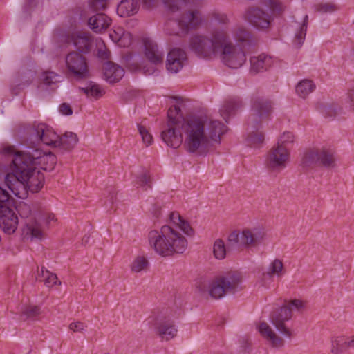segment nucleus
Listing matches in <instances>:
<instances>
[{"label":"nucleus","instance_id":"f257e3e1","mask_svg":"<svg viewBox=\"0 0 354 354\" xmlns=\"http://www.w3.org/2000/svg\"><path fill=\"white\" fill-rule=\"evenodd\" d=\"M231 33L243 48H250L257 43L251 33L243 27H236L232 30L227 27H217L206 34L192 36L189 48L201 58L212 59L219 55L227 67L239 68L246 62V54L242 47L232 42Z\"/></svg>","mask_w":354,"mask_h":354},{"label":"nucleus","instance_id":"f03ea898","mask_svg":"<svg viewBox=\"0 0 354 354\" xmlns=\"http://www.w3.org/2000/svg\"><path fill=\"white\" fill-rule=\"evenodd\" d=\"M57 160L51 152L45 153L35 147H28L15 154L12 160V171L6 176L5 183L15 196L26 198L28 191L35 193L43 187L44 176L39 169L53 170Z\"/></svg>","mask_w":354,"mask_h":354},{"label":"nucleus","instance_id":"7ed1b4c3","mask_svg":"<svg viewBox=\"0 0 354 354\" xmlns=\"http://www.w3.org/2000/svg\"><path fill=\"white\" fill-rule=\"evenodd\" d=\"M227 131V128L223 123L205 115L183 118V146L189 153L203 151L212 141L219 142L221 136Z\"/></svg>","mask_w":354,"mask_h":354},{"label":"nucleus","instance_id":"20e7f679","mask_svg":"<svg viewBox=\"0 0 354 354\" xmlns=\"http://www.w3.org/2000/svg\"><path fill=\"white\" fill-rule=\"evenodd\" d=\"M148 241L151 248L162 257L183 254L188 245L186 238L171 225L149 231Z\"/></svg>","mask_w":354,"mask_h":354},{"label":"nucleus","instance_id":"39448f33","mask_svg":"<svg viewBox=\"0 0 354 354\" xmlns=\"http://www.w3.org/2000/svg\"><path fill=\"white\" fill-rule=\"evenodd\" d=\"M241 282L240 274L228 272L211 281H202L198 284V288L202 294H207L213 299H218L226 294L234 293Z\"/></svg>","mask_w":354,"mask_h":354},{"label":"nucleus","instance_id":"423d86ee","mask_svg":"<svg viewBox=\"0 0 354 354\" xmlns=\"http://www.w3.org/2000/svg\"><path fill=\"white\" fill-rule=\"evenodd\" d=\"M183 121V115L180 108L176 105L171 106L167 112V124L161 132V138L168 147L177 149L182 145Z\"/></svg>","mask_w":354,"mask_h":354},{"label":"nucleus","instance_id":"0eeeda50","mask_svg":"<svg viewBox=\"0 0 354 354\" xmlns=\"http://www.w3.org/2000/svg\"><path fill=\"white\" fill-rule=\"evenodd\" d=\"M304 308V302L303 301L299 299L291 300L271 315V322L279 332L286 337H290L292 333L286 327V322L292 318L294 311L301 312Z\"/></svg>","mask_w":354,"mask_h":354},{"label":"nucleus","instance_id":"6e6552de","mask_svg":"<svg viewBox=\"0 0 354 354\" xmlns=\"http://www.w3.org/2000/svg\"><path fill=\"white\" fill-rule=\"evenodd\" d=\"M272 112V102L263 97L254 96L251 102V114L247 124L252 130L258 129L264 120L269 118Z\"/></svg>","mask_w":354,"mask_h":354},{"label":"nucleus","instance_id":"1a4fd4ad","mask_svg":"<svg viewBox=\"0 0 354 354\" xmlns=\"http://www.w3.org/2000/svg\"><path fill=\"white\" fill-rule=\"evenodd\" d=\"M265 238V231L262 228L255 227L234 231L230 234L227 241L230 247L248 248L261 243Z\"/></svg>","mask_w":354,"mask_h":354},{"label":"nucleus","instance_id":"9d476101","mask_svg":"<svg viewBox=\"0 0 354 354\" xmlns=\"http://www.w3.org/2000/svg\"><path fill=\"white\" fill-rule=\"evenodd\" d=\"M335 165V158L333 153L325 149H308L304 152L301 160V165L305 169L320 166L334 167Z\"/></svg>","mask_w":354,"mask_h":354},{"label":"nucleus","instance_id":"9b49d317","mask_svg":"<svg viewBox=\"0 0 354 354\" xmlns=\"http://www.w3.org/2000/svg\"><path fill=\"white\" fill-rule=\"evenodd\" d=\"M201 21V16L198 11H188L183 13L178 19H169L166 24L165 30L169 35H177L180 30L187 32L191 29L196 28Z\"/></svg>","mask_w":354,"mask_h":354},{"label":"nucleus","instance_id":"f8f14e48","mask_svg":"<svg viewBox=\"0 0 354 354\" xmlns=\"http://www.w3.org/2000/svg\"><path fill=\"white\" fill-rule=\"evenodd\" d=\"M17 210L21 218H27L23 228L24 236L31 239H42L44 236V230L35 217L32 216L30 206L26 203H21Z\"/></svg>","mask_w":354,"mask_h":354},{"label":"nucleus","instance_id":"ddd939ff","mask_svg":"<svg viewBox=\"0 0 354 354\" xmlns=\"http://www.w3.org/2000/svg\"><path fill=\"white\" fill-rule=\"evenodd\" d=\"M153 326L155 333L162 339L169 341L174 338L178 330L172 320L167 317L162 312L153 311Z\"/></svg>","mask_w":354,"mask_h":354},{"label":"nucleus","instance_id":"4468645a","mask_svg":"<svg viewBox=\"0 0 354 354\" xmlns=\"http://www.w3.org/2000/svg\"><path fill=\"white\" fill-rule=\"evenodd\" d=\"M290 157V152L286 146L275 145L268 153L267 167L272 171H281L286 167Z\"/></svg>","mask_w":354,"mask_h":354},{"label":"nucleus","instance_id":"2eb2a0df","mask_svg":"<svg viewBox=\"0 0 354 354\" xmlns=\"http://www.w3.org/2000/svg\"><path fill=\"white\" fill-rule=\"evenodd\" d=\"M66 66L68 74L77 80L88 77V67L86 58L80 53H68L66 57Z\"/></svg>","mask_w":354,"mask_h":354},{"label":"nucleus","instance_id":"dca6fc26","mask_svg":"<svg viewBox=\"0 0 354 354\" xmlns=\"http://www.w3.org/2000/svg\"><path fill=\"white\" fill-rule=\"evenodd\" d=\"M31 139H34L35 142H42L44 144L56 147L57 140L59 136L48 126L45 124H38L34 125L31 130Z\"/></svg>","mask_w":354,"mask_h":354},{"label":"nucleus","instance_id":"f3484780","mask_svg":"<svg viewBox=\"0 0 354 354\" xmlns=\"http://www.w3.org/2000/svg\"><path fill=\"white\" fill-rule=\"evenodd\" d=\"M18 225V218L15 212L3 204H0V227L8 234L14 233Z\"/></svg>","mask_w":354,"mask_h":354},{"label":"nucleus","instance_id":"a211bd4d","mask_svg":"<svg viewBox=\"0 0 354 354\" xmlns=\"http://www.w3.org/2000/svg\"><path fill=\"white\" fill-rule=\"evenodd\" d=\"M245 19L250 24L259 29L268 28L271 21L270 16L268 12L256 7H252L247 10Z\"/></svg>","mask_w":354,"mask_h":354},{"label":"nucleus","instance_id":"6ab92c4d","mask_svg":"<svg viewBox=\"0 0 354 354\" xmlns=\"http://www.w3.org/2000/svg\"><path fill=\"white\" fill-rule=\"evenodd\" d=\"M185 52L180 48H174L167 55L166 68L168 71L176 73L183 66L186 61Z\"/></svg>","mask_w":354,"mask_h":354},{"label":"nucleus","instance_id":"aec40b11","mask_svg":"<svg viewBox=\"0 0 354 354\" xmlns=\"http://www.w3.org/2000/svg\"><path fill=\"white\" fill-rule=\"evenodd\" d=\"M145 55L147 59L153 64H162L164 53L158 48V45L149 39H144Z\"/></svg>","mask_w":354,"mask_h":354},{"label":"nucleus","instance_id":"412c9836","mask_svg":"<svg viewBox=\"0 0 354 354\" xmlns=\"http://www.w3.org/2000/svg\"><path fill=\"white\" fill-rule=\"evenodd\" d=\"M250 62V72L253 73H258L267 71L272 66L274 62L271 56L263 53L258 56L252 57Z\"/></svg>","mask_w":354,"mask_h":354},{"label":"nucleus","instance_id":"4be33fe9","mask_svg":"<svg viewBox=\"0 0 354 354\" xmlns=\"http://www.w3.org/2000/svg\"><path fill=\"white\" fill-rule=\"evenodd\" d=\"M111 19L106 15L99 12L89 17L88 25L96 33L105 31L111 25Z\"/></svg>","mask_w":354,"mask_h":354},{"label":"nucleus","instance_id":"5701e85b","mask_svg":"<svg viewBox=\"0 0 354 354\" xmlns=\"http://www.w3.org/2000/svg\"><path fill=\"white\" fill-rule=\"evenodd\" d=\"M258 330L261 335L269 342L273 347L283 346V339L278 336L266 322L260 323L258 326Z\"/></svg>","mask_w":354,"mask_h":354},{"label":"nucleus","instance_id":"b1692460","mask_svg":"<svg viewBox=\"0 0 354 354\" xmlns=\"http://www.w3.org/2000/svg\"><path fill=\"white\" fill-rule=\"evenodd\" d=\"M104 75L110 83L118 82L124 76V69L111 62H106L103 66Z\"/></svg>","mask_w":354,"mask_h":354},{"label":"nucleus","instance_id":"393cba45","mask_svg":"<svg viewBox=\"0 0 354 354\" xmlns=\"http://www.w3.org/2000/svg\"><path fill=\"white\" fill-rule=\"evenodd\" d=\"M109 37L120 47H128L132 41L131 35L129 32H126L122 27H117L111 30Z\"/></svg>","mask_w":354,"mask_h":354},{"label":"nucleus","instance_id":"a878e982","mask_svg":"<svg viewBox=\"0 0 354 354\" xmlns=\"http://www.w3.org/2000/svg\"><path fill=\"white\" fill-rule=\"evenodd\" d=\"M139 6V0H122L118 5L117 12L122 17L131 16L138 12Z\"/></svg>","mask_w":354,"mask_h":354},{"label":"nucleus","instance_id":"bb28decb","mask_svg":"<svg viewBox=\"0 0 354 354\" xmlns=\"http://www.w3.org/2000/svg\"><path fill=\"white\" fill-rule=\"evenodd\" d=\"M74 46L82 53H87L89 51L92 39L91 35L87 32H77L72 37Z\"/></svg>","mask_w":354,"mask_h":354},{"label":"nucleus","instance_id":"cd10ccee","mask_svg":"<svg viewBox=\"0 0 354 354\" xmlns=\"http://www.w3.org/2000/svg\"><path fill=\"white\" fill-rule=\"evenodd\" d=\"M78 142L77 136L73 132H66L57 140L56 147L64 151L72 150Z\"/></svg>","mask_w":354,"mask_h":354},{"label":"nucleus","instance_id":"c85d7f7f","mask_svg":"<svg viewBox=\"0 0 354 354\" xmlns=\"http://www.w3.org/2000/svg\"><path fill=\"white\" fill-rule=\"evenodd\" d=\"M243 106L241 101L238 98H232L226 100L221 111V116L227 120L230 115H234Z\"/></svg>","mask_w":354,"mask_h":354},{"label":"nucleus","instance_id":"c756f323","mask_svg":"<svg viewBox=\"0 0 354 354\" xmlns=\"http://www.w3.org/2000/svg\"><path fill=\"white\" fill-rule=\"evenodd\" d=\"M171 223L180 229L185 234L189 236L194 234L193 229L189 223L184 220L178 212H173L169 215Z\"/></svg>","mask_w":354,"mask_h":354},{"label":"nucleus","instance_id":"7c9ffc66","mask_svg":"<svg viewBox=\"0 0 354 354\" xmlns=\"http://www.w3.org/2000/svg\"><path fill=\"white\" fill-rule=\"evenodd\" d=\"M80 89L88 97L95 100L102 97L105 93V91L100 85L92 82H89L86 87Z\"/></svg>","mask_w":354,"mask_h":354},{"label":"nucleus","instance_id":"2f4dec72","mask_svg":"<svg viewBox=\"0 0 354 354\" xmlns=\"http://www.w3.org/2000/svg\"><path fill=\"white\" fill-rule=\"evenodd\" d=\"M233 248H235V247H230L228 241L227 248L224 241L221 239H218L214 241L213 245V254L216 259L221 260L225 259L227 253H229L230 250Z\"/></svg>","mask_w":354,"mask_h":354},{"label":"nucleus","instance_id":"473e14b6","mask_svg":"<svg viewBox=\"0 0 354 354\" xmlns=\"http://www.w3.org/2000/svg\"><path fill=\"white\" fill-rule=\"evenodd\" d=\"M315 88V85L312 80H303L296 86V92L299 96L306 98Z\"/></svg>","mask_w":354,"mask_h":354},{"label":"nucleus","instance_id":"72a5a7b5","mask_svg":"<svg viewBox=\"0 0 354 354\" xmlns=\"http://www.w3.org/2000/svg\"><path fill=\"white\" fill-rule=\"evenodd\" d=\"M37 279L44 281L48 287H51L58 282L57 277L55 274L50 272L44 267L41 268V273H39Z\"/></svg>","mask_w":354,"mask_h":354},{"label":"nucleus","instance_id":"f704fd0d","mask_svg":"<svg viewBox=\"0 0 354 354\" xmlns=\"http://www.w3.org/2000/svg\"><path fill=\"white\" fill-rule=\"evenodd\" d=\"M148 259L143 256H138L131 264V270L133 272H140L146 271L149 267Z\"/></svg>","mask_w":354,"mask_h":354},{"label":"nucleus","instance_id":"c9c22d12","mask_svg":"<svg viewBox=\"0 0 354 354\" xmlns=\"http://www.w3.org/2000/svg\"><path fill=\"white\" fill-rule=\"evenodd\" d=\"M21 313L26 318L35 319L41 314V308L32 304L26 305L22 308Z\"/></svg>","mask_w":354,"mask_h":354},{"label":"nucleus","instance_id":"e433bc0d","mask_svg":"<svg viewBox=\"0 0 354 354\" xmlns=\"http://www.w3.org/2000/svg\"><path fill=\"white\" fill-rule=\"evenodd\" d=\"M136 184L142 187L144 190L151 189L152 185V181L149 173L147 171L142 172L141 174L137 176Z\"/></svg>","mask_w":354,"mask_h":354},{"label":"nucleus","instance_id":"4c0bfd02","mask_svg":"<svg viewBox=\"0 0 354 354\" xmlns=\"http://www.w3.org/2000/svg\"><path fill=\"white\" fill-rule=\"evenodd\" d=\"M62 76L53 71H45L42 73L41 80L44 84L51 86L59 82Z\"/></svg>","mask_w":354,"mask_h":354},{"label":"nucleus","instance_id":"58836bf2","mask_svg":"<svg viewBox=\"0 0 354 354\" xmlns=\"http://www.w3.org/2000/svg\"><path fill=\"white\" fill-rule=\"evenodd\" d=\"M264 140V135L261 132H257L252 131L250 132L247 138V144L251 147H257L261 145Z\"/></svg>","mask_w":354,"mask_h":354},{"label":"nucleus","instance_id":"ea45409f","mask_svg":"<svg viewBox=\"0 0 354 354\" xmlns=\"http://www.w3.org/2000/svg\"><path fill=\"white\" fill-rule=\"evenodd\" d=\"M347 339L343 337H337L332 342L331 352L333 354H340L348 346L346 344Z\"/></svg>","mask_w":354,"mask_h":354},{"label":"nucleus","instance_id":"a19ab883","mask_svg":"<svg viewBox=\"0 0 354 354\" xmlns=\"http://www.w3.org/2000/svg\"><path fill=\"white\" fill-rule=\"evenodd\" d=\"M283 262L281 260L276 259L269 266L268 274L270 276H281L283 274Z\"/></svg>","mask_w":354,"mask_h":354},{"label":"nucleus","instance_id":"79ce46f5","mask_svg":"<svg viewBox=\"0 0 354 354\" xmlns=\"http://www.w3.org/2000/svg\"><path fill=\"white\" fill-rule=\"evenodd\" d=\"M138 130L141 136L143 143L147 147L153 142V137L149 129L142 124H138Z\"/></svg>","mask_w":354,"mask_h":354},{"label":"nucleus","instance_id":"37998d69","mask_svg":"<svg viewBox=\"0 0 354 354\" xmlns=\"http://www.w3.org/2000/svg\"><path fill=\"white\" fill-rule=\"evenodd\" d=\"M307 19H308V16H306L305 20H306ZM306 30H307L306 21H304L303 24L300 27L299 30L295 35V43L297 46H301V45L303 44V42L305 39Z\"/></svg>","mask_w":354,"mask_h":354},{"label":"nucleus","instance_id":"c03bdc74","mask_svg":"<svg viewBox=\"0 0 354 354\" xmlns=\"http://www.w3.org/2000/svg\"><path fill=\"white\" fill-rule=\"evenodd\" d=\"M108 0H90L89 9L93 12L104 10L107 6Z\"/></svg>","mask_w":354,"mask_h":354},{"label":"nucleus","instance_id":"a18cd8bd","mask_svg":"<svg viewBox=\"0 0 354 354\" xmlns=\"http://www.w3.org/2000/svg\"><path fill=\"white\" fill-rule=\"evenodd\" d=\"M165 6L172 12H175L185 3L184 0H162Z\"/></svg>","mask_w":354,"mask_h":354},{"label":"nucleus","instance_id":"49530a36","mask_svg":"<svg viewBox=\"0 0 354 354\" xmlns=\"http://www.w3.org/2000/svg\"><path fill=\"white\" fill-rule=\"evenodd\" d=\"M295 140V136L292 133L287 131L284 132L279 138L277 144L278 145L286 146L288 147V145L292 143Z\"/></svg>","mask_w":354,"mask_h":354},{"label":"nucleus","instance_id":"de8ad7c7","mask_svg":"<svg viewBox=\"0 0 354 354\" xmlns=\"http://www.w3.org/2000/svg\"><path fill=\"white\" fill-rule=\"evenodd\" d=\"M268 4L270 9L277 14H280L285 9V6L278 0H268Z\"/></svg>","mask_w":354,"mask_h":354},{"label":"nucleus","instance_id":"09e8293b","mask_svg":"<svg viewBox=\"0 0 354 354\" xmlns=\"http://www.w3.org/2000/svg\"><path fill=\"white\" fill-rule=\"evenodd\" d=\"M68 328L70 330L75 333H82L86 328V325L81 322H72L69 324Z\"/></svg>","mask_w":354,"mask_h":354},{"label":"nucleus","instance_id":"8fccbe9b","mask_svg":"<svg viewBox=\"0 0 354 354\" xmlns=\"http://www.w3.org/2000/svg\"><path fill=\"white\" fill-rule=\"evenodd\" d=\"M335 10V7L334 5L331 3H321L317 5V10L319 12L325 13V12H331Z\"/></svg>","mask_w":354,"mask_h":354},{"label":"nucleus","instance_id":"3c124183","mask_svg":"<svg viewBox=\"0 0 354 354\" xmlns=\"http://www.w3.org/2000/svg\"><path fill=\"white\" fill-rule=\"evenodd\" d=\"M110 52L106 49V46L99 47L97 55L103 59H107L109 57Z\"/></svg>","mask_w":354,"mask_h":354},{"label":"nucleus","instance_id":"603ef678","mask_svg":"<svg viewBox=\"0 0 354 354\" xmlns=\"http://www.w3.org/2000/svg\"><path fill=\"white\" fill-rule=\"evenodd\" d=\"M59 111L66 115H70L73 113V110L71 106L67 103H63L59 106Z\"/></svg>","mask_w":354,"mask_h":354},{"label":"nucleus","instance_id":"864d4df0","mask_svg":"<svg viewBox=\"0 0 354 354\" xmlns=\"http://www.w3.org/2000/svg\"><path fill=\"white\" fill-rule=\"evenodd\" d=\"M10 198L9 193L4 189L0 187V204L6 202Z\"/></svg>","mask_w":354,"mask_h":354},{"label":"nucleus","instance_id":"5fc2aeb1","mask_svg":"<svg viewBox=\"0 0 354 354\" xmlns=\"http://www.w3.org/2000/svg\"><path fill=\"white\" fill-rule=\"evenodd\" d=\"M323 111L324 112L326 117H328V118H332V117L335 116L336 114L335 110L330 106L324 107V109Z\"/></svg>","mask_w":354,"mask_h":354},{"label":"nucleus","instance_id":"6e6d98bb","mask_svg":"<svg viewBox=\"0 0 354 354\" xmlns=\"http://www.w3.org/2000/svg\"><path fill=\"white\" fill-rule=\"evenodd\" d=\"M216 19L222 24H226L228 22V19L225 15H217Z\"/></svg>","mask_w":354,"mask_h":354},{"label":"nucleus","instance_id":"4d7b16f0","mask_svg":"<svg viewBox=\"0 0 354 354\" xmlns=\"http://www.w3.org/2000/svg\"><path fill=\"white\" fill-rule=\"evenodd\" d=\"M348 97L351 101V106L354 110V88L351 89L348 92Z\"/></svg>","mask_w":354,"mask_h":354},{"label":"nucleus","instance_id":"13d9d810","mask_svg":"<svg viewBox=\"0 0 354 354\" xmlns=\"http://www.w3.org/2000/svg\"><path fill=\"white\" fill-rule=\"evenodd\" d=\"M348 348H354V337L351 339H347L346 342Z\"/></svg>","mask_w":354,"mask_h":354},{"label":"nucleus","instance_id":"bf43d9fd","mask_svg":"<svg viewBox=\"0 0 354 354\" xmlns=\"http://www.w3.org/2000/svg\"><path fill=\"white\" fill-rule=\"evenodd\" d=\"M155 1L156 0H143V3L146 6L151 7L153 6Z\"/></svg>","mask_w":354,"mask_h":354},{"label":"nucleus","instance_id":"052dcab7","mask_svg":"<svg viewBox=\"0 0 354 354\" xmlns=\"http://www.w3.org/2000/svg\"><path fill=\"white\" fill-rule=\"evenodd\" d=\"M155 71L154 69H151V70H148V69H146V67L144 68V73L146 74V75H150V74H152L153 73V72Z\"/></svg>","mask_w":354,"mask_h":354},{"label":"nucleus","instance_id":"680f3d73","mask_svg":"<svg viewBox=\"0 0 354 354\" xmlns=\"http://www.w3.org/2000/svg\"><path fill=\"white\" fill-rule=\"evenodd\" d=\"M88 239H89L88 236H84L83 238V241H85L86 243L88 242Z\"/></svg>","mask_w":354,"mask_h":354},{"label":"nucleus","instance_id":"e2e57ef3","mask_svg":"<svg viewBox=\"0 0 354 354\" xmlns=\"http://www.w3.org/2000/svg\"><path fill=\"white\" fill-rule=\"evenodd\" d=\"M6 151L7 153H10L12 151V149H11V148H8V149H6Z\"/></svg>","mask_w":354,"mask_h":354}]
</instances>
